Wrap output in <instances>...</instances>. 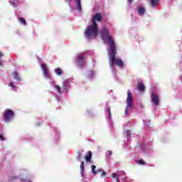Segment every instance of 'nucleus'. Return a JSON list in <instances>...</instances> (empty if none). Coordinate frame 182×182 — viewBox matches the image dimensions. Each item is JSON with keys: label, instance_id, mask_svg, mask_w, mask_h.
I'll return each instance as SVG.
<instances>
[{"label": "nucleus", "instance_id": "7ed1b4c3", "mask_svg": "<svg viewBox=\"0 0 182 182\" xmlns=\"http://www.w3.org/2000/svg\"><path fill=\"white\" fill-rule=\"evenodd\" d=\"M132 110H133V95L132 94V92H130V90H128L124 114L128 116V114H130V112H132Z\"/></svg>", "mask_w": 182, "mask_h": 182}, {"label": "nucleus", "instance_id": "58836bf2", "mask_svg": "<svg viewBox=\"0 0 182 182\" xmlns=\"http://www.w3.org/2000/svg\"><path fill=\"white\" fill-rule=\"evenodd\" d=\"M122 176H126V173H125V172H123V173H122Z\"/></svg>", "mask_w": 182, "mask_h": 182}, {"label": "nucleus", "instance_id": "4c0bfd02", "mask_svg": "<svg viewBox=\"0 0 182 182\" xmlns=\"http://www.w3.org/2000/svg\"><path fill=\"white\" fill-rule=\"evenodd\" d=\"M87 113H88V114L90 115V116H92V111H87Z\"/></svg>", "mask_w": 182, "mask_h": 182}, {"label": "nucleus", "instance_id": "f8f14e48", "mask_svg": "<svg viewBox=\"0 0 182 182\" xmlns=\"http://www.w3.org/2000/svg\"><path fill=\"white\" fill-rule=\"evenodd\" d=\"M12 77L15 80H17V82H21V77H19V74H18V72L14 71L12 74Z\"/></svg>", "mask_w": 182, "mask_h": 182}, {"label": "nucleus", "instance_id": "f03ea898", "mask_svg": "<svg viewBox=\"0 0 182 182\" xmlns=\"http://www.w3.org/2000/svg\"><path fill=\"white\" fill-rule=\"evenodd\" d=\"M98 34L99 27L97 26V23H92L91 25L87 26L84 33V36L88 41H92V39H96Z\"/></svg>", "mask_w": 182, "mask_h": 182}, {"label": "nucleus", "instance_id": "aec40b11", "mask_svg": "<svg viewBox=\"0 0 182 182\" xmlns=\"http://www.w3.org/2000/svg\"><path fill=\"white\" fill-rule=\"evenodd\" d=\"M112 154H113V152L112 151H107L105 153V156L108 160L111 159Z\"/></svg>", "mask_w": 182, "mask_h": 182}, {"label": "nucleus", "instance_id": "bb28decb", "mask_svg": "<svg viewBox=\"0 0 182 182\" xmlns=\"http://www.w3.org/2000/svg\"><path fill=\"white\" fill-rule=\"evenodd\" d=\"M9 86H10V87H11V89H13V90H14V89H16V86H15V85L14 84V82H10V84L9 85Z\"/></svg>", "mask_w": 182, "mask_h": 182}, {"label": "nucleus", "instance_id": "393cba45", "mask_svg": "<svg viewBox=\"0 0 182 182\" xmlns=\"http://www.w3.org/2000/svg\"><path fill=\"white\" fill-rule=\"evenodd\" d=\"M55 73H56L58 76H60V75H62L63 72L60 68H56L55 70Z\"/></svg>", "mask_w": 182, "mask_h": 182}, {"label": "nucleus", "instance_id": "2f4dec72", "mask_svg": "<svg viewBox=\"0 0 182 182\" xmlns=\"http://www.w3.org/2000/svg\"><path fill=\"white\" fill-rule=\"evenodd\" d=\"M2 57H4V53H0V58H1ZM0 66H2V61H0Z\"/></svg>", "mask_w": 182, "mask_h": 182}, {"label": "nucleus", "instance_id": "39448f33", "mask_svg": "<svg viewBox=\"0 0 182 182\" xmlns=\"http://www.w3.org/2000/svg\"><path fill=\"white\" fill-rule=\"evenodd\" d=\"M76 63L79 68H83L86 65V61L85 60V57L81 55H77Z\"/></svg>", "mask_w": 182, "mask_h": 182}, {"label": "nucleus", "instance_id": "4be33fe9", "mask_svg": "<svg viewBox=\"0 0 182 182\" xmlns=\"http://www.w3.org/2000/svg\"><path fill=\"white\" fill-rule=\"evenodd\" d=\"M124 134L126 137L127 138V140H130V134H132V132H130L129 130L124 131Z\"/></svg>", "mask_w": 182, "mask_h": 182}, {"label": "nucleus", "instance_id": "423d86ee", "mask_svg": "<svg viewBox=\"0 0 182 182\" xmlns=\"http://www.w3.org/2000/svg\"><path fill=\"white\" fill-rule=\"evenodd\" d=\"M151 99L154 106H159V105H160V97L157 95L156 92H152L151 95Z\"/></svg>", "mask_w": 182, "mask_h": 182}, {"label": "nucleus", "instance_id": "cd10ccee", "mask_svg": "<svg viewBox=\"0 0 182 182\" xmlns=\"http://www.w3.org/2000/svg\"><path fill=\"white\" fill-rule=\"evenodd\" d=\"M136 163H137V164H140L141 166H143V164H145L143 160H138V161H136Z\"/></svg>", "mask_w": 182, "mask_h": 182}, {"label": "nucleus", "instance_id": "473e14b6", "mask_svg": "<svg viewBox=\"0 0 182 182\" xmlns=\"http://www.w3.org/2000/svg\"><path fill=\"white\" fill-rule=\"evenodd\" d=\"M68 5H69L71 11H75V9H73V7H72V6H70V0H69V1H68Z\"/></svg>", "mask_w": 182, "mask_h": 182}, {"label": "nucleus", "instance_id": "dca6fc26", "mask_svg": "<svg viewBox=\"0 0 182 182\" xmlns=\"http://www.w3.org/2000/svg\"><path fill=\"white\" fill-rule=\"evenodd\" d=\"M106 109H107V112L108 113V120H111L112 119V112L110 111V107H109V105H107V104L106 105Z\"/></svg>", "mask_w": 182, "mask_h": 182}, {"label": "nucleus", "instance_id": "c85d7f7f", "mask_svg": "<svg viewBox=\"0 0 182 182\" xmlns=\"http://www.w3.org/2000/svg\"><path fill=\"white\" fill-rule=\"evenodd\" d=\"M143 122H144V126H149V124L150 123L149 120H146V121L144 120Z\"/></svg>", "mask_w": 182, "mask_h": 182}, {"label": "nucleus", "instance_id": "c756f323", "mask_svg": "<svg viewBox=\"0 0 182 182\" xmlns=\"http://www.w3.org/2000/svg\"><path fill=\"white\" fill-rule=\"evenodd\" d=\"M16 178H18L16 176H11L9 180V181H14V180H16Z\"/></svg>", "mask_w": 182, "mask_h": 182}, {"label": "nucleus", "instance_id": "2eb2a0df", "mask_svg": "<svg viewBox=\"0 0 182 182\" xmlns=\"http://www.w3.org/2000/svg\"><path fill=\"white\" fill-rule=\"evenodd\" d=\"M85 159L87 163H89L92 160V152L90 151H88L87 156H85Z\"/></svg>", "mask_w": 182, "mask_h": 182}, {"label": "nucleus", "instance_id": "b1692460", "mask_svg": "<svg viewBox=\"0 0 182 182\" xmlns=\"http://www.w3.org/2000/svg\"><path fill=\"white\" fill-rule=\"evenodd\" d=\"M94 76H95V73H94L93 71H92V70H90V71L88 73V74H87V77H88L89 79H93Z\"/></svg>", "mask_w": 182, "mask_h": 182}, {"label": "nucleus", "instance_id": "412c9836", "mask_svg": "<svg viewBox=\"0 0 182 182\" xmlns=\"http://www.w3.org/2000/svg\"><path fill=\"white\" fill-rule=\"evenodd\" d=\"M82 153H83V150L77 151V160H78V161H80L82 159Z\"/></svg>", "mask_w": 182, "mask_h": 182}, {"label": "nucleus", "instance_id": "5701e85b", "mask_svg": "<svg viewBox=\"0 0 182 182\" xmlns=\"http://www.w3.org/2000/svg\"><path fill=\"white\" fill-rule=\"evenodd\" d=\"M18 21L20 22V23H21V25H26V20L22 17L18 18Z\"/></svg>", "mask_w": 182, "mask_h": 182}, {"label": "nucleus", "instance_id": "ea45409f", "mask_svg": "<svg viewBox=\"0 0 182 182\" xmlns=\"http://www.w3.org/2000/svg\"><path fill=\"white\" fill-rule=\"evenodd\" d=\"M38 60H41V58H38Z\"/></svg>", "mask_w": 182, "mask_h": 182}, {"label": "nucleus", "instance_id": "6ab92c4d", "mask_svg": "<svg viewBox=\"0 0 182 182\" xmlns=\"http://www.w3.org/2000/svg\"><path fill=\"white\" fill-rule=\"evenodd\" d=\"M53 85L55 86V88L56 89L57 92L60 95L63 93L62 90H60V86L56 85V82H53Z\"/></svg>", "mask_w": 182, "mask_h": 182}, {"label": "nucleus", "instance_id": "1a4fd4ad", "mask_svg": "<svg viewBox=\"0 0 182 182\" xmlns=\"http://www.w3.org/2000/svg\"><path fill=\"white\" fill-rule=\"evenodd\" d=\"M76 2V9L78 12H82V0H75Z\"/></svg>", "mask_w": 182, "mask_h": 182}, {"label": "nucleus", "instance_id": "a211bd4d", "mask_svg": "<svg viewBox=\"0 0 182 182\" xmlns=\"http://www.w3.org/2000/svg\"><path fill=\"white\" fill-rule=\"evenodd\" d=\"M150 4L152 8H156L159 5V0H150Z\"/></svg>", "mask_w": 182, "mask_h": 182}, {"label": "nucleus", "instance_id": "9b49d317", "mask_svg": "<svg viewBox=\"0 0 182 182\" xmlns=\"http://www.w3.org/2000/svg\"><path fill=\"white\" fill-rule=\"evenodd\" d=\"M136 89L139 92H144L146 87H144V84H143V82H139L136 86Z\"/></svg>", "mask_w": 182, "mask_h": 182}, {"label": "nucleus", "instance_id": "6e6552de", "mask_svg": "<svg viewBox=\"0 0 182 182\" xmlns=\"http://www.w3.org/2000/svg\"><path fill=\"white\" fill-rule=\"evenodd\" d=\"M96 21H97V22H100V21H102V14H100V13L96 14L92 17V23H96Z\"/></svg>", "mask_w": 182, "mask_h": 182}, {"label": "nucleus", "instance_id": "7c9ffc66", "mask_svg": "<svg viewBox=\"0 0 182 182\" xmlns=\"http://www.w3.org/2000/svg\"><path fill=\"white\" fill-rule=\"evenodd\" d=\"M10 4L14 8H16V3L15 1H11Z\"/></svg>", "mask_w": 182, "mask_h": 182}, {"label": "nucleus", "instance_id": "ddd939ff", "mask_svg": "<svg viewBox=\"0 0 182 182\" xmlns=\"http://www.w3.org/2000/svg\"><path fill=\"white\" fill-rule=\"evenodd\" d=\"M146 9L143 7H138V11L137 14L140 16H143V14H145Z\"/></svg>", "mask_w": 182, "mask_h": 182}, {"label": "nucleus", "instance_id": "c9c22d12", "mask_svg": "<svg viewBox=\"0 0 182 182\" xmlns=\"http://www.w3.org/2000/svg\"><path fill=\"white\" fill-rule=\"evenodd\" d=\"M121 180L122 181H126V180H127V177L122 178Z\"/></svg>", "mask_w": 182, "mask_h": 182}, {"label": "nucleus", "instance_id": "9d476101", "mask_svg": "<svg viewBox=\"0 0 182 182\" xmlns=\"http://www.w3.org/2000/svg\"><path fill=\"white\" fill-rule=\"evenodd\" d=\"M80 174L82 178H85V162L83 161L80 164Z\"/></svg>", "mask_w": 182, "mask_h": 182}, {"label": "nucleus", "instance_id": "a19ab883", "mask_svg": "<svg viewBox=\"0 0 182 182\" xmlns=\"http://www.w3.org/2000/svg\"><path fill=\"white\" fill-rule=\"evenodd\" d=\"M14 1H16V0H14Z\"/></svg>", "mask_w": 182, "mask_h": 182}, {"label": "nucleus", "instance_id": "0eeeda50", "mask_svg": "<svg viewBox=\"0 0 182 182\" xmlns=\"http://www.w3.org/2000/svg\"><path fill=\"white\" fill-rule=\"evenodd\" d=\"M41 69L43 72L44 77H46V79H50V75H49V73L48 72V66H46V64H41Z\"/></svg>", "mask_w": 182, "mask_h": 182}, {"label": "nucleus", "instance_id": "20e7f679", "mask_svg": "<svg viewBox=\"0 0 182 182\" xmlns=\"http://www.w3.org/2000/svg\"><path fill=\"white\" fill-rule=\"evenodd\" d=\"M4 122H6V123H9L14 120V117H15V113L11 109H6L4 112Z\"/></svg>", "mask_w": 182, "mask_h": 182}, {"label": "nucleus", "instance_id": "4468645a", "mask_svg": "<svg viewBox=\"0 0 182 182\" xmlns=\"http://www.w3.org/2000/svg\"><path fill=\"white\" fill-rule=\"evenodd\" d=\"M63 86L65 90H69V87H70V85H69V82L68 80H65L63 82Z\"/></svg>", "mask_w": 182, "mask_h": 182}, {"label": "nucleus", "instance_id": "f704fd0d", "mask_svg": "<svg viewBox=\"0 0 182 182\" xmlns=\"http://www.w3.org/2000/svg\"><path fill=\"white\" fill-rule=\"evenodd\" d=\"M101 176L102 177H105L106 176V171H103Z\"/></svg>", "mask_w": 182, "mask_h": 182}, {"label": "nucleus", "instance_id": "e433bc0d", "mask_svg": "<svg viewBox=\"0 0 182 182\" xmlns=\"http://www.w3.org/2000/svg\"><path fill=\"white\" fill-rule=\"evenodd\" d=\"M133 2V0H128V4L129 5H132V3Z\"/></svg>", "mask_w": 182, "mask_h": 182}, {"label": "nucleus", "instance_id": "f257e3e1", "mask_svg": "<svg viewBox=\"0 0 182 182\" xmlns=\"http://www.w3.org/2000/svg\"><path fill=\"white\" fill-rule=\"evenodd\" d=\"M101 36L103 41H105V39L108 41L109 45V50H108L109 63L112 73H114V65H117L119 68H123L124 63L123 60L116 58V44H114V41L110 37V33L105 27L101 30Z\"/></svg>", "mask_w": 182, "mask_h": 182}, {"label": "nucleus", "instance_id": "72a5a7b5", "mask_svg": "<svg viewBox=\"0 0 182 182\" xmlns=\"http://www.w3.org/2000/svg\"><path fill=\"white\" fill-rule=\"evenodd\" d=\"M0 140H1V141H5V137H3L2 134H0Z\"/></svg>", "mask_w": 182, "mask_h": 182}, {"label": "nucleus", "instance_id": "a878e982", "mask_svg": "<svg viewBox=\"0 0 182 182\" xmlns=\"http://www.w3.org/2000/svg\"><path fill=\"white\" fill-rule=\"evenodd\" d=\"M112 177H113V178H116V182H120V181L119 180V176H117V173H113L112 174Z\"/></svg>", "mask_w": 182, "mask_h": 182}, {"label": "nucleus", "instance_id": "f3484780", "mask_svg": "<svg viewBox=\"0 0 182 182\" xmlns=\"http://www.w3.org/2000/svg\"><path fill=\"white\" fill-rule=\"evenodd\" d=\"M91 168H92V173L94 174V176H96V174H97V173H99V171H102V169L95 171L96 170V166H95V165H92Z\"/></svg>", "mask_w": 182, "mask_h": 182}, {"label": "nucleus", "instance_id": "79ce46f5", "mask_svg": "<svg viewBox=\"0 0 182 182\" xmlns=\"http://www.w3.org/2000/svg\"><path fill=\"white\" fill-rule=\"evenodd\" d=\"M31 182V181H30Z\"/></svg>", "mask_w": 182, "mask_h": 182}]
</instances>
